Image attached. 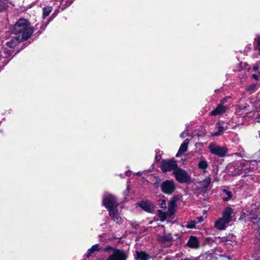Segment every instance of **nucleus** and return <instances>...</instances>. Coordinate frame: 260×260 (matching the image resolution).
Instances as JSON below:
<instances>
[{
	"label": "nucleus",
	"instance_id": "obj_34",
	"mask_svg": "<svg viewBox=\"0 0 260 260\" xmlns=\"http://www.w3.org/2000/svg\"><path fill=\"white\" fill-rule=\"evenodd\" d=\"M113 249H115L111 246H107L104 249L105 252H109L111 251H113Z\"/></svg>",
	"mask_w": 260,
	"mask_h": 260
},
{
	"label": "nucleus",
	"instance_id": "obj_16",
	"mask_svg": "<svg viewBox=\"0 0 260 260\" xmlns=\"http://www.w3.org/2000/svg\"><path fill=\"white\" fill-rule=\"evenodd\" d=\"M188 143H189V139H186L185 140H184L183 142L181 144V145L179 149V150L176 155V157L180 156V155L183 154L184 152L187 151Z\"/></svg>",
	"mask_w": 260,
	"mask_h": 260
},
{
	"label": "nucleus",
	"instance_id": "obj_14",
	"mask_svg": "<svg viewBox=\"0 0 260 260\" xmlns=\"http://www.w3.org/2000/svg\"><path fill=\"white\" fill-rule=\"evenodd\" d=\"M228 109V107L225 106L221 105V104H218L216 108L211 112L210 115L215 116L222 114L226 112Z\"/></svg>",
	"mask_w": 260,
	"mask_h": 260
},
{
	"label": "nucleus",
	"instance_id": "obj_36",
	"mask_svg": "<svg viewBox=\"0 0 260 260\" xmlns=\"http://www.w3.org/2000/svg\"><path fill=\"white\" fill-rule=\"evenodd\" d=\"M203 217L202 216H199L197 218V221L196 222L197 223H201L203 221Z\"/></svg>",
	"mask_w": 260,
	"mask_h": 260
},
{
	"label": "nucleus",
	"instance_id": "obj_18",
	"mask_svg": "<svg viewBox=\"0 0 260 260\" xmlns=\"http://www.w3.org/2000/svg\"><path fill=\"white\" fill-rule=\"evenodd\" d=\"M229 223L226 221L222 218H219L216 221H215L214 226L216 228L219 230H222L225 229L227 224Z\"/></svg>",
	"mask_w": 260,
	"mask_h": 260
},
{
	"label": "nucleus",
	"instance_id": "obj_24",
	"mask_svg": "<svg viewBox=\"0 0 260 260\" xmlns=\"http://www.w3.org/2000/svg\"><path fill=\"white\" fill-rule=\"evenodd\" d=\"M211 178L210 177H206L203 181H201L200 184L204 188H207L211 183Z\"/></svg>",
	"mask_w": 260,
	"mask_h": 260
},
{
	"label": "nucleus",
	"instance_id": "obj_20",
	"mask_svg": "<svg viewBox=\"0 0 260 260\" xmlns=\"http://www.w3.org/2000/svg\"><path fill=\"white\" fill-rule=\"evenodd\" d=\"M232 211V208H226L223 212L222 217L221 218L229 223L232 219L231 214Z\"/></svg>",
	"mask_w": 260,
	"mask_h": 260
},
{
	"label": "nucleus",
	"instance_id": "obj_4",
	"mask_svg": "<svg viewBox=\"0 0 260 260\" xmlns=\"http://www.w3.org/2000/svg\"><path fill=\"white\" fill-rule=\"evenodd\" d=\"M210 152L219 157H224L228 152V149L224 146H220L215 143H211L208 146Z\"/></svg>",
	"mask_w": 260,
	"mask_h": 260
},
{
	"label": "nucleus",
	"instance_id": "obj_27",
	"mask_svg": "<svg viewBox=\"0 0 260 260\" xmlns=\"http://www.w3.org/2000/svg\"><path fill=\"white\" fill-rule=\"evenodd\" d=\"M52 11V7L46 6L43 8V16L44 17H47Z\"/></svg>",
	"mask_w": 260,
	"mask_h": 260
},
{
	"label": "nucleus",
	"instance_id": "obj_44",
	"mask_svg": "<svg viewBox=\"0 0 260 260\" xmlns=\"http://www.w3.org/2000/svg\"><path fill=\"white\" fill-rule=\"evenodd\" d=\"M259 138H260V130H259Z\"/></svg>",
	"mask_w": 260,
	"mask_h": 260
},
{
	"label": "nucleus",
	"instance_id": "obj_11",
	"mask_svg": "<svg viewBox=\"0 0 260 260\" xmlns=\"http://www.w3.org/2000/svg\"><path fill=\"white\" fill-rule=\"evenodd\" d=\"M260 210V207L255 208L254 210H252L250 212L247 211L248 218L252 220V222L257 225L260 231V218H258V216L260 215L259 211Z\"/></svg>",
	"mask_w": 260,
	"mask_h": 260
},
{
	"label": "nucleus",
	"instance_id": "obj_15",
	"mask_svg": "<svg viewBox=\"0 0 260 260\" xmlns=\"http://www.w3.org/2000/svg\"><path fill=\"white\" fill-rule=\"evenodd\" d=\"M134 255L136 260H149L152 258L149 254L142 250L136 251Z\"/></svg>",
	"mask_w": 260,
	"mask_h": 260
},
{
	"label": "nucleus",
	"instance_id": "obj_9",
	"mask_svg": "<svg viewBox=\"0 0 260 260\" xmlns=\"http://www.w3.org/2000/svg\"><path fill=\"white\" fill-rule=\"evenodd\" d=\"M127 255L126 252L120 249H113L112 254L106 260H126Z\"/></svg>",
	"mask_w": 260,
	"mask_h": 260
},
{
	"label": "nucleus",
	"instance_id": "obj_43",
	"mask_svg": "<svg viewBox=\"0 0 260 260\" xmlns=\"http://www.w3.org/2000/svg\"><path fill=\"white\" fill-rule=\"evenodd\" d=\"M165 260H171L170 258L169 257H166L165 259Z\"/></svg>",
	"mask_w": 260,
	"mask_h": 260
},
{
	"label": "nucleus",
	"instance_id": "obj_13",
	"mask_svg": "<svg viewBox=\"0 0 260 260\" xmlns=\"http://www.w3.org/2000/svg\"><path fill=\"white\" fill-rule=\"evenodd\" d=\"M109 214L113 220L116 223L120 224L122 222V218L120 216L117 208H114L113 210H109Z\"/></svg>",
	"mask_w": 260,
	"mask_h": 260
},
{
	"label": "nucleus",
	"instance_id": "obj_31",
	"mask_svg": "<svg viewBox=\"0 0 260 260\" xmlns=\"http://www.w3.org/2000/svg\"><path fill=\"white\" fill-rule=\"evenodd\" d=\"M216 239L218 238L220 240V241L222 242H224L225 244H230V242H231V241L230 240H229L228 239V237H218V238H215Z\"/></svg>",
	"mask_w": 260,
	"mask_h": 260
},
{
	"label": "nucleus",
	"instance_id": "obj_32",
	"mask_svg": "<svg viewBox=\"0 0 260 260\" xmlns=\"http://www.w3.org/2000/svg\"><path fill=\"white\" fill-rule=\"evenodd\" d=\"M161 180L159 179V178L156 177L155 178V181L154 183V185L155 187L158 188L159 186L161 185Z\"/></svg>",
	"mask_w": 260,
	"mask_h": 260
},
{
	"label": "nucleus",
	"instance_id": "obj_23",
	"mask_svg": "<svg viewBox=\"0 0 260 260\" xmlns=\"http://www.w3.org/2000/svg\"><path fill=\"white\" fill-rule=\"evenodd\" d=\"M101 248L100 247V245L98 244L93 245L88 250L87 257H89L92 253L96 251H99Z\"/></svg>",
	"mask_w": 260,
	"mask_h": 260
},
{
	"label": "nucleus",
	"instance_id": "obj_2",
	"mask_svg": "<svg viewBox=\"0 0 260 260\" xmlns=\"http://www.w3.org/2000/svg\"><path fill=\"white\" fill-rule=\"evenodd\" d=\"M257 163L255 160L245 161L243 160L240 162V167H238L237 170L233 173L234 175H240L246 174L249 172L248 170L251 169V171L257 169Z\"/></svg>",
	"mask_w": 260,
	"mask_h": 260
},
{
	"label": "nucleus",
	"instance_id": "obj_45",
	"mask_svg": "<svg viewBox=\"0 0 260 260\" xmlns=\"http://www.w3.org/2000/svg\"><path fill=\"white\" fill-rule=\"evenodd\" d=\"M259 53H260V51H259Z\"/></svg>",
	"mask_w": 260,
	"mask_h": 260
},
{
	"label": "nucleus",
	"instance_id": "obj_30",
	"mask_svg": "<svg viewBox=\"0 0 260 260\" xmlns=\"http://www.w3.org/2000/svg\"><path fill=\"white\" fill-rule=\"evenodd\" d=\"M197 222L194 220H190L189 221L187 224L186 225V227L188 229H193L195 227Z\"/></svg>",
	"mask_w": 260,
	"mask_h": 260
},
{
	"label": "nucleus",
	"instance_id": "obj_39",
	"mask_svg": "<svg viewBox=\"0 0 260 260\" xmlns=\"http://www.w3.org/2000/svg\"><path fill=\"white\" fill-rule=\"evenodd\" d=\"M252 77H253V78H254L256 80H258V77L256 74H253L252 75Z\"/></svg>",
	"mask_w": 260,
	"mask_h": 260
},
{
	"label": "nucleus",
	"instance_id": "obj_8",
	"mask_svg": "<svg viewBox=\"0 0 260 260\" xmlns=\"http://www.w3.org/2000/svg\"><path fill=\"white\" fill-rule=\"evenodd\" d=\"M177 167V164L174 160H163L160 165L161 171L165 173L171 171L174 172V170H176Z\"/></svg>",
	"mask_w": 260,
	"mask_h": 260
},
{
	"label": "nucleus",
	"instance_id": "obj_41",
	"mask_svg": "<svg viewBox=\"0 0 260 260\" xmlns=\"http://www.w3.org/2000/svg\"><path fill=\"white\" fill-rule=\"evenodd\" d=\"M181 255H182L181 253H178V254H176V257H179Z\"/></svg>",
	"mask_w": 260,
	"mask_h": 260
},
{
	"label": "nucleus",
	"instance_id": "obj_35",
	"mask_svg": "<svg viewBox=\"0 0 260 260\" xmlns=\"http://www.w3.org/2000/svg\"><path fill=\"white\" fill-rule=\"evenodd\" d=\"M229 98H230L229 96H226V97L223 98V99H222L220 101V103L219 104H221V105H223V104H225L227 102V100Z\"/></svg>",
	"mask_w": 260,
	"mask_h": 260
},
{
	"label": "nucleus",
	"instance_id": "obj_10",
	"mask_svg": "<svg viewBox=\"0 0 260 260\" xmlns=\"http://www.w3.org/2000/svg\"><path fill=\"white\" fill-rule=\"evenodd\" d=\"M103 203L108 211H109V210H113L114 208H117L118 204L115 197L112 195H109L107 197L103 199Z\"/></svg>",
	"mask_w": 260,
	"mask_h": 260
},
{
	"label": "nucleus",
	"instance_id": "obj_21",
	"mask_svg": "<svg viewBox=\"0 0 260 260\" xmlns=\"http://www.w3.org/2000/svg\"><path fill=\"white\" fill-rule=\"evenodd\" d=\"M158 240L161 243L171 242L173 241V238L171 234L164 235L158 237Z\"/></svg>",
	"mask_w": 260,
	"mask_h": 260
},
{
	"label": "nucleus",
	"instance_id": "obj_1",
	"mask_svg": "<svg viewBox=\"0 0 260 260\" xmlns=\"http://www.w3.org/2000/svg\"><path fill=\"white\" fill-rule=\"evenodd\" d=\"M34 31L33 27L28 20L20 19L14 25L13 32L18 35L23 40H27L32 35Z\"/></svg>",
	"mask_w": 260,
	"mask_h": 260
},
{
	"label": "nucleus",
	"instance_id": "obj_3",
	"mask_svg": "<svg viewBox=\"0 0 260 260\" xmlns=\"http://www.w3.org/2000/svg\"><path fill=\"white\" fill-rule=\"evenodd\" d=\"M173 174L176 180L181 183H188L190 181V175L185 170L177 167L176 170H174Z\"/></svg>",
	"mask_w": 260,
	"mask_h": 260
},
{
	"label": "nucleus",
	"instance_id": "obj_12",
	"mask_svg": "<svg viewBox=\"0 0 260 260\" xmlns=\"http://www.w3.org/2000/svg\"><path fill=\"white\" fill-rule=\"evenodd\" d=\"M186 245L190 248L197 249L200 248V243L199 239L197 237L190 236Z\"/></svg>",
	"mask_w": 260,
	"mask_h": 260
},
{
	"label": "nucleus",
	"instance_id": "obj_40",
	"mask_svg": "<svg viewBox=\"0 0 260 260\" xmlns=\"http://www.w3.org/2000/svg\"><path fill=\"white\" fill-rule=\"evenodd\" d=\"M184 132H183L182 133H181L180 135V136L181 138H183L184 137Z\"/></svg>",
	"mask_w": 260,
	"mask_h": 260
},
{
	"label": "nucleus",
	"instance_id": "obj_29",
	"mask_svg": "<svg viewBox=\"0 0 260 260\" xmlns=\"http://www.w3.org/2000/svg\"><path fill=\"white\" fill-rule=\"evenodd\" d=\"M158 205L159 207L164 209L165 210L167 208V202L165 199H160L158 201Z\"/></svg>",
	"mask_w": 260,
	"mask_h": 260
},
{
	"label": "nucleus",
	"instance_id": "obj_19",
	"mask_svg": "<svg viewBox=\"0 0 260 260\" xmlns=\"http://www.w3.org/2000/svg\"><path fill=\"white\" fill-rule=\"evenodd\" d=\"M209 165L208 162L206 160L204 157H202L198 164V167L199 169L202 170L204 173L207 172V169Z\"/></svg>",
	"mask_w": 260,
	"mask_h": 260
},
{
	"label": "nucleus",
	"instance_id": "obj_33",
	"mask_svg": "<svg viewBox=\"0 0 260 260\" xmlns=\"http://www.w3.org/2000/svg\"><path fill=\"white\" fill-rule=\"evenodd\" d=\"M214 242V240L210 237H208L205 239V244H212Z\"/></svg>",
	"mask_w": 260,
	"mask_h": 260
},
{
	"label": "nucleus",
	"instance_id": "obj_28",
	"mask_svg": "<svg viewBox=\"0 0 260 260\" xmlns=\"http://www.w3.org/2000/svg\"><path fill=\"white\" fill-rule=\"evenodd\" d=\"M253 44L257 49L260 51V35L257 36L254 39Z\"/></svg>",
	"mask_w": 260,
	"mask_h": 260
},
{
	"label": "nucleus",
	"instance_id": "obj_37",
	"mask_svg": "<svg viewBox=\"0 0 260 260\" xmlns=\"http://www.w3.org/2000/svg\"><path fill=\"white\" fill-rule=\"evenodd\" d=\"M199 258V257H196V258H194L193 259L185 258V259H184V260H198ZM181 260H183V259L181 258Z\"/></svg>",
	"mask_w": 260,
	"mask_h": 260
},
{
	"label": "nucleus",
	"instance_id": "obj_26",
	"mask_svg": "<svg viewBox=\"0 0 260 260\" xmlns=\"http://www.w3.org/2000/svg\"><path fill=\"white\" fill-rule=\"evenodd\" d=\"M8 6V2L7 1H0V12L6 10Z\"/></svg>",
	"mask_w": 260,
	"mask_h": 260
},
{
	"label": "nucleus",
	"instance_id": "obj_6",
	"mask_svg": "<svg viewBox=\"0 0 260 260\" xmlns=\"http://www.w3.org/2000/svg\"><path fill=\"white\" fill-rule=\"evenodd\" d=\"M22 41L23 40L20 37L17 36L12 37L10 41L6 42L4 48L3 49L4 53H6L5 57H7L11 55L12 53V51L8 50L7 47L14 48Z\"/></svg>",
	"mask_w": 260,
	"mask_h": 260
},
{
	"label": "nucleus",
	"instance_id": "obj_42",
	"mask_svg": "<svg viewBox=\"0 0 260 260\" xmlns=\"http://www.w3.org/2000/svg\"><path fill=\"white\" fill-rule=\"evenodd\" d=\"M249 106L248 105H246L244 106L243 108H242V109H245L246 108V107H248Z\"/></svg>",
	"mask_w": 260,
	"mask_h": 260
},
{
	"label": "nucleus",
	"instance_id": "obj_22",
	"mask_svg": "<svg viewBox=\"0 0 260 260\" xmlns=\"http://www.w3.org/2000/svg\"><path fill=\"white\" fill-rule=\"evenodd\" d=\"M217 128V131L215 133H212L211 136L216 137L222 135L224 131L227 130L228 127L226 126H221L219 124V123H218Z\"/></svg>",
	"mask_w": 260,
	"mask_h": 260
},
{
	"label": "nucleus",
	"instance_id": "obj_5",
	"mask_svg": "<svg viewBox=\"0 0 260 260\" xmlns=\"http://www.w3.org/2000/svg\"><path fill=\"white\" fill-rule=\"evenodd\" d=\"M175 204L174 202L171 201L168 203V210L163 212L160 210L157 211V215L161 221H164L168 217H170L175 213Z\"/></svg>",
	"mask_w": 260,
	"mask_h": 260
},
{
	"label": "nucleus",
	"instance_id": "obj_17",
	"mask_svg": "<svg viewBox=\"0 0 260 260\" xmlns=\"http://www.w3.org/2000/svg\"><path fill=\"white\" fill-rule=\"evenodd\" d=\"M139 206L141 208L148 212H151L153 209V207L151 203L149 201H141L139 203Z\"/></svg>",
	"mask_w": 260,
	"mask_h": 260
},
{
	"label": "nucleus",
	"instance_id": "obj_25",
	"mask_svg": "<svg viewBox=\"0 0 260 260\" xmlns=\"http://www.w3.org/2000/svg\"><path fill=\"white\" fill-rule=\"evenodd\" d=\"M223 193L224 194L225 196L223 197V200L224 201H229L232 197V192L226 189L223 190Z\"/></svg>",
	"mask_w": 260,
	"mask_h": 260
},
{
	"label": "nucleus",
	"instance_id": "obj_38",
	"mask_svg": "<svg viewBox=\"0 0 260 260\" xmlns=\"http://www.w3.org/2000/svg\"><path fill=\"white\" fill-rule=\"evenodd\" d=\"M258 69V66H257V65H255L253 67V70L254 71H256Z\"/></svg>",
	"mask_w": 260,
	"mask_h": 260
},
{
	"label": "nucleus",
	"instance_id": "obj_7",
	"mask_svg": "<svg viewBox=\"0 0 260 260\" xmlns=\"http://www.w3.org/2000/svg\"><path fill=\"white\" fill-rule=\"evenodd\" d=\"M161 190L167 194H172L175 190V182L173 180H166L160 185Z\"/></svg>",
	"mask_w": 260,
	"mask_h": 260
}]
</instances>
